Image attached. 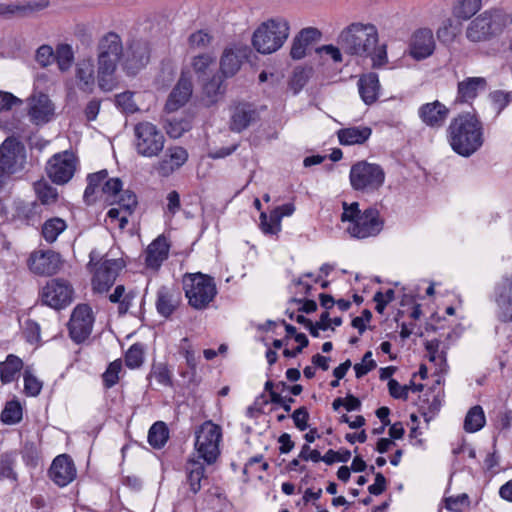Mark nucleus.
<instances>
[{"mask_svg":"<svg viewBox=\"0 0 512 512\" xmlns=\"http://www.w3.org/2000/svg\"><path fill=\"white\" fill-rule=\"evenodd\" d=\"M451 148L463 157H470L483 145L482 123L471 113H462L452 119L448 127Z\"/></svg>","mask_w":512,"mask_h":512,"instance_id":"1","label":"nucleus"},{"mask_svg":"<svg viewBox=\"0 0 512 512\" xmlns=\"http://www.w3.org/2000/svg\"><path fill=\"white\" fill-rule=\"evenodd\" d=\"M98 85L104 91H111L114 87L113 75L117 64L122 63L123 43L120 36L108 32L98 42Z\"/></svg>","mask_w":512,"mask_h":512,"instance_id":"2","label":"nucleus"},{"mask_svg":"<svg viewBox=\"0 0 512 512\" xmlns=\"http://www.w3.org/2000/svg\"><path fill=\"white\" fill-rule=\"evenodd\" d=\"M337 44L348 55L368 57L378 44L377 28L370 23H351L340 32Z\"/></svg>","mask_w":512,"mask_h":512,"instance_id":"3","label":"nucleus"},{"mask_svg":"<svg viewBox=\"0 0 512 512\" xmlns=\"http://www.w3.org/2000/svg\"><path fill=\"white\" fill-rule=\"evenodd\" d=\"M289 23L283 18L269 19L254 31L252 45L261 54L280 49L289 37Z\"/></svg>","mask_w":512,"mask_h":512,"instance_id":"4","label":"nucleus"},{"mask_svg":"<svg viewBox=\"0 0 512 512\" xmlns=\"http://www.w3.org/2000/svg\"><path fill=\"white\" fill-rule=\"evenodd\" d=\"M508 23H512V17L503 10L485 11L470 22L466 37L474 43L488 41L498 35Z\"/></svg>","mask_w":512,"mask_h":512,"instance_id":"5","label":"nucleus"},{"mask_svg":"<svg viewBox=\"0 0 512 512\" xmlns=\"http://www.w3.org/2000/svg\"><path fill=\"white\" fill-rule=\"evenodd\" d=\"M183 288L189 304L198 310L205 309L217 294L214 279L200 272L185 274Z\"/></svg>","mask_w":512,"mask_h":512,"instance_id":"6","label":"nucleus"},{"mask_svg":"<svg viewBox=\"0 0 512 512\" xmlns=\"http://www.w3.org/2000/svg\"><path fill=\"white\" fill-rule=\"evenodd\" d=\"M349 178L354 190L371 193L383 185L385 172L380 165L363 160L352 165Z\"/></svg>","mask_w":512,"mask_h":512,"instance_id":"7","label":"nucleus"},{"mask_svg":"<svg viewBox=\"0 0 512 512\" xmlns=\"http://www.w3.org/2000/svg\"><path fill=\"white\" fill-rule=\"evenodd\" d=\"M134 135L136 151L144 157L158 156L164 148L165 136L153 123H137Z\"/></svg>","mask_w":512,"mask_h":512,"instance_id":"8","label":"nucleus"},{"mask_svg":"<svg viewBox=\"0 0 512 512\" xmlns=\"http://www.w3.org/2000/svg\"><path fill=\"white\" fill-rule=\"evenodd\" d=\"M220 427L211 422L204 423L196 433L195 447L199 457L213 464L219 456Z\"/></svg>","mask_w":512,"mask_h":512,"instance_id":"9","label":"nucleus"},{"mask_svg":"<svg viewBox=\"0 0 512 512\" xmlns=\"http://www.w3.org/2000/svg\"><path fill=\"white\" fill-rule=\"evenodd\" d=\"M27 162L24 144L14 136L7 137L0 145V165L10 174L25 168Z\"/></svg>","mask_w":512,"mask_h":512,"instance_id":"10","label":"nucleus"},{"mask_svg":"<svg viewBox=\"0 0 512 512\" xmlns=\"http://www.w3.org/2000/svg\"><path fill=\"white\" fill-rule=\"evenodd\" d=\"M150 60V49L147 42L132 39L123 47L121 66L127 75H136Z\"/></svg>","mask_w":512,"mask_h":512,"instance_id":"11","label":"nucleus"},{"mask_svg":"<svg viewBox=\"0 0 512 512\" xmlns=\"http://www.w3.org/2000/svg\"><path fill=\"white\" fill-rule=\"evenodd\" d=\"M76 159L72 152L64 151L53 155L47 162L46 172L55 184H65L74 175Z\"/></svg>","mask_w":512,"mask_h":512,"instance_id":"12","label":"nucleus"},{"mask_svg":"<svg viewBox=\"0 0 512 512\" xmlns=\"http://www.w3.org/2000/svg\"><path fill=\"white\" fill-rule=\"evenodd\" d=\"M383 228V221L380 219L379 211L376 208L369 207L365 209L355 222L349 224L347 231L352 237L359 239L376 236Z\"/></svg>","mask_w":512,"mask_h":512,"instance_id":"13","label":"nucleus"},{"mask_svg":"<svg viewBox=\"0 0 512 512\" xmlns=\"http://www.w3.org/2000/svg\"><path fill=\"white\" fill-rule=\"evenodd\" d=\"M93 322V313L88 305L80 304L76 306L68 323L72 340L76 343L84 342L91 334Z\"/></svg>","mask_w":512,"mask_h":512,"instance_id":"14","label":"nucleus"},{"mask_svg":"<svg viewBox=\"0 0 512 512\" xmlns=\"http://www.w3.org/2000/svg\"><path fill=\"white\" fill-rule=\"evenodd\" d=\"M124 265L125 264L122 259H106L97 268H95L92 279L94 292H107L115 283V280Z\"/></svg>","mask_w":512,"mask_h":512,"instance_id":"15","label":"nucleus"},{"mask_svg":"<svg viewBox=\"0 0 512 512\" xmlns=\"http://www.w3.org/2000/svg\"><path fill=\"white\" fill-rule=\"evenodd\" d=\"M72 287L63 279H52L43 288V302L60 309L72 301Z\"/></svg>","mask_w":512,"mask_h":512,"instance_id":"16","label":"nucleus"},{"mask_svg":"<svg viewBox=\"0 0 512 512\" xmlns=\"http://www.w3.org/2000/svg\"><path fill=\"white\" fill-rule=\"evenodd\" d=\"M30 270L38 275L50 276L60 268V255L54 251H38L31 254L29 260Z\"/></svg>","mask_w":512,"mask_h":512,"instance_id":"17","label":"nucleus"},{"mask_svg":"<svg viewBox=\"0 0 512 512\" xmlns=\"http://www.w3.org/2000/svg\"><path fill=\"white\" fill-rule=\"evenodd\" d=\"M48 474L56 485L64 487L75 479L76 468L67 454H61L53 460Z\"/></svg>","mask_w":512,"mask_h":512,"instance_id":"18","label":"nucleus"},{"mask_svg":"<svg viewBox=\"0 0 512 512\" xmlns=\"http://www.w3.org/2000/svg\"><path fill=\"white\" fill-rule=\"evenodd\" d=\"M193 85L190 78L181 75L175 87L172 89L165 104L167 112H174L184 106L190 99Z\"/></svg>","mask_w":512,"mask_h":512,"instance_id":"19","label":"nucleus"},{"mask_svg":"<svg viewBox=\"0 0 512 512\" xmlns=\"http://www.w3.org/2000/svg\"><path fill=\"white\" fill-rule=\"evenodd\" d=\"M410 48L411 55L417 60L430 56L435 49L432 30L428 28L417 30L412 37Z\"/></svg>","mask_w":512,"mask_h":512,"instance_id":"20","label":"nucleus"},{"mask_svg":"<svg viewBox=\"0 0 512 512\" xmlns=\"http://www.w3.org/2000/svg\"><path fill=\"white\" fill-rule=\"evenodd\" d=\"M321 32L314 27L303 28L293 39L290 56L294 60L302 59L306 54V48L321 38Z\"/></svg>","mask_w":512,"mask_h":512,"instance_id":"21","label":"nucleus"},{"mask_svg":"<svg viewBox=\"0 0 512 512\" xmlns=\"http://www.w3.org/2000/svg\"><path fill=\"white\" fill-rule=\"evenodd\" d=\"M188 159L187 151L179 146L168 148L164 157L158 163L157 170L162 176L170 175L180 168Z\"/></svg>","mask_w":512,"mask_h":512,"instance_id":"22","label":"nucleus"},{"mask_svg":"<svg viewBox=\"0 0 512 512\" xmlns=\"http://www.w3.org/2000/svg\"><path fill=\"white\" fill-rule=\"evenodd\" d=\"M449 109L439 101L427 103L419 109L422 121L430 127H440L445 122Z\"/></svg>","mask_w":512,"mask_h":512,"instance_id":"23","label":"nucleus"},{"mask_svg":"<svg viewBox=\"0 0 512 512\" xmlns=\"http://www.w3.org/2000/svg\"><path fill=\"white\" fill-rule=\"evenodd\" d=\"M487 88V80L484 77H468L457 85V101L469 102L478 96L480 91Z\"/></svg>","mask_w":512,"mask_h":512,"instance_id":"24","label":"nucleus"},{"mask_svg":"<svg viewBox=\"0 0 512 512\" xmlns=\"http://www.w3.org/2000/svg\"><path fill=\"white\" fill-rule=\"evenodd\" d=\"M295 210V207L291 203L284 204L277 207L270 213V221H268L265 213H261V228L264 233L274 234L280 229V221L283 216H290Z\"/></svg>","mask_w":512,"mask_h":512,"instance_id":"25","label":"nucleus"},{"mask_svg":"<svg viewBox=\"0 0 512 512\" xmlns=\"http://www.w3.org/2000/svg\"><path fill=\"white\" fill-rule=\"evenodd\" d=\"M258 118L256 110L252 109L247 104H240L236 106L230 123V129L234 132H241L249 127Z\"/></svg>","mask_w":512,"mask_h":512,"instance_id":"26","label":"nucleus"},{"mask_svg":"<svg viewBox=\"0 0 512 512\" xmlns=\"http://www.w3.org/2000/svg\"><path fill=\"white\" fill-rule=\"evenodd\" d=\"M226 86L224 85V77L220 74H215L207 82L203 84V101L206 106H211L217 103L224 97Z\"/></svg>","mask_w":512,"mask_h":512,"instance_id":"27","label":"nucleus"},{"mask_svg":"<svg viewBox=\"0 0 512 512\" xmlns=\"http://www.w3.org/2000/svg\"><path fill=\"white\" fill-rule=\"evenodd\" d=\"M52 112V104L46 94L40 93L39 95H34L30 98L29 115L34 121L46 122Z\"/></svg>","mask_w":512,"mask_h":512,"instance_id":"28","label":"nucleus"},{"mask_svg":"<svg viewBox=\"0 0 512 512\" xmlns=\"http://www.w3.org/2000/svg\"><path fill=\"white\" fill-rule=\"evenodd\" d=\"M359 93L362 100L367 104H373L378 97L379 79L375 73H369L360 77L358 81Z\"/></svg>","mask_w":512,"mask_h":512,"instance_id":"29","label":"nucleus"},{"mask_svg":"<svg viewBox=\"0 0 512 512\" xmlns=\"http://www.w3.org/2000/svg\"><path fill=\"white\" fill-rule=\"evenodd\" d=\"M169 246L165 238L158 237L146 250L145 262L147 267L158 268L168 256Z\"/></svg>","mask_w":512,"mask_h":512,"instance_id":"30","label":"nucleus"},{"mask_svg":"<svg viewBox=\"0 0 512 512\" xmlns=\"http://www.w3.org/2000/svg\"><path fill=\"white\" fill-rule=\"evenodd\" d=\"M371 133V128L364 126L343 128L337 132V135L341 145H355L365 143Z\"/></svg>","mask_w":512,"mask_h":512,"instance_id":"31","label":"nucleus"},{"mask_svg":"<svg viewBox=\"0 0 512 512\" xmlns=\"http://www.w3.org/2000/svg\"><path fill=\"white\" fill-rule=\"evenodd\" d=\"M48 1H29L23 5L0 4V15L19 13L22 16H29L34 12L41 11L48 7Z\"/></svg>","mask_w":512,"mask_h":512,"instance_id":"32","label":"nucleus"},{"mask_svg":"<svg viewBox=\"0 0 512 512\" xmlns=\"http://www.w3.org/2000/svg\"><path fill=\"white\" fill-rule=\"evenodd\" d=\"M76 78L83 91H91L95 83L94 64L92 60H82L77 64Z\"/></svg>","mask_w":512,"mask_h":512,"instance_id":"33","label":"nucleus"},{"mask_svg":"<svg viewBox=\"0 0 512 512\" xmlns=\"http://www.w3.org/2000/svg\"><path fill=\"white\" fill-rule=\"evenodd\" d=\"M176 306L177 302L172 291L162 286L157 292L156 308L158 313L167 318L173 313Z\"/></svg>","mask_w":512,"mask_h":512,"instance_id":"34","label":"nucleus"},{"mask_svg":"<svg viewBox=\"0 0 512 512\" xmlns=\"http://www.w3.org/2000/svg\"><path fill=\"white\" fill-rule=\"evenodd\" d=\"M23 366L22 360L15 356L9 355L6 361L0 363V378L2 383H10L15 379V376L19 374Z\"/></svg>","mask_w":512,"mask_h":512,"instance_id":"35","label":"nucleus"},{"mask_svg":"<svg viewBox=\"0 0 512 512\" xmlns=\"http://www.w3.org/2000/svg\"><path fill=\"white\" fill-rule=\"evenodd\" d=\"M512 288V275L506 278ZM496 304L500 309L499 320L507 323L512 322V298L507 295L506 288L502 287L496 296Z\"/></svg>","mask_w":512,"mask_h":512,"instance_id":"36","label":"nucleus"},{"mask_svg":"<svg viewBox=\"0 0 512 512\" xmlns=\"http://www.w3.org/2000/svg\"><path fill=\"white\" fill-rule=\"evenodd\" d=\"M282 323H283V325L285 327V331L287 333L285 340H288L290 336H294L295 341L299 343V345L296 348H294L293 350H290V349L283 350V355L285 357L294 358L298 354H300L304 348H306L309 345V340L304 333H297V330L293 325L288 324L285 321H283Z\"/></svg>","mask_w":512,"mask_h":512,"instance_id":"37","label":"nucleus"},{"mask_svg":"<svg viewBox=\"0 0 512 512\" xmlns=\"http://www.w3.org/2000/svg\"><path fill=\"white\" fill-rule=\"evenodd\" d=\"M241 67V60L233 50H225L220 60V71L224 78L234 76Z\"/></svg>","mask_w":512,"mask_h":512,"instance_id":"38","label":"nucleus"},{"mask_svg":"<svg viewBox=\"0 0 512 512\" xmlns=\"http://www.w3.org/2000/svg\"><path fill=\"white\" fill-rule=\"evenodd\" d=\"M66 227V222L62 218L53 217L43 223L41 233L48 243H53Z\"/></svg>","mask_w":512,"mask_h":512,"instance_id":"39","label":"nucleus"},{"mask_svg":"<svg viewBox=\"0 0 512 512\" xmlns=\"http://www.w3.org/2000/svg\"><path fill=\"white\" fill-rule=\"evenodd\" d=\"M187 471V481L189 483L190 490L193 493H197L201 489V480L204 478L205 468L199 461L190 460L188 462Z\"/></svg>","mask_w":512,"mask_h":512,"instance_id":"40","label":"nucleus"},{"mask_svg":"<svg viewBox=\"0 0 512 512\" xmlns=\"http://www.w3.org/2000/svg\"><path fill=\"white\" fill-rule=\"evenodd\" d=\"M168 437V428L164 422H156L149 429L148 442L155 449L163 447L167 442Z\"/></svg>","mask_w":512,"mask_h":512,"instance_id":"41","label":"nucleus"},{"mask_svg":"<svg viewBox=\"0 0 512 512\" xmlns=\"http://www.w3.org/2000/svg\"><path fill=\"white\" fill-rule=\"evenodd\" d=\"M482 0H461L453 8V15L462 20H468L481 8Z\"/></svg>","mask_w":512,"mask_h":512,"instance_id":"42","label":"nucleus"},{"mask_svg":"<svg viewBox=\"0 0 512 512\" xmlns=\"http://www.w3.org/2000/svg\"><path fill=\"white\" fill-rule=\"evenodd\" d=\"M485 424V416L481 406L476 405L472 407L464 420V429L467 432L473 433L480 430Z\"/></svg>","mask_w":512,"mask_h":512,"instance_id":"43","label":"nucleus"},{"mask_svg":"<svg viewBox=\"0 0 512 512\" xmlns=\"http://www.w3.org/2000/svg\"><path fill=\"white\" fill-rule=\"evenodd\" d=\"M424 389L423 384H415L413 381H410L409 385L401 386L395 379H390L388 381V390L390 395L395 399H408V392L412 390L413 392H421Z\"/></svg>","mask_w":512,"mask_h":512,"instance_id":"44","label":"nucleus"},{"mask_svg":"<svg viewBox=\"0 0 512 512\" xmlns=\"http://www.w3.org/2000/svg\"><path fill=\"white\" fill-rule=\"evenodd\" d=\"M22 406L18 400L8 401L2 410L1 421L7 425L19 423L22 420Z\"/></svg>","mask_w":512,"mask_h":512,"instance_id":"45","label":"nucleus"},{"mask_svg":"<svg viewBox=\"0 0 512 512\" xmlns=\"http://www.w3.org/2000/svg\"><path fill=\"white\" fill-rule=\"evenodd\" d=\"M54 61L57 62L58 68L62 72L68 71L74 61V53L72 47L65 43L59 44L56 47Z\"/></svg>","mask_w":512,"mask_h":512,"instance_id":"46","label":"nucleus"},{"mask_svg":"<svg viewBox=\"0 0 512 512\" xmlns=\"http://www.w3.org/2000/svg\"><path fill=\"white\" fill-rule=\"evenodd\" d=\"M125 287L123 285H118L114 289V292L109 296V300L112 303H118V312L123 315L127 313L129 307L131 305V300L133 299V295L131 293L125 294Z\"/></svg>","mask_w":512,"mask_h":512,"instance_id":"47","label":"nucleus"},{"mask_svg":"<svg viewBox=\"0 0 512 512\" xmlns=\"http://www.w3.org/2000/svg\"><path fill=\"white\" fill-rule=\"evenodd\" d=\"M460 32L458 23H455L451 18L446 19L443 25L437 30V37L443 43L452 42L457 34Z\"/></svg>","mask_w":512,"mask_h":512,"instance_id":"48","label":"nucleus"},{"mask_svg":"<svg viewBox=\"0 0 512 512\" xmlns=\"http://www.w3.org/2000/svg\"><path fill=\"white\" fill-rule=\"evenodd\" d=\"M313 73L312 67H298L294 70L290 87L297 94L308 82Z\"/></svg>","mask_w":512,"mask_h":512,"instance_id":"49","label":"nucleus"},{"mask_svg":"<svg viewBox=\"0 0 512 512\" xmlns=\"http://www.w3.org/2000/svg\"><path fill=\"white\" fill-rule=\"evenodd\" d=\"M16 460V452H6L0 457V476L9 478L14 481L17 480V474L13 467Z\"/></svg>","mask_w":512,"mask_h":512,"instance_id":"50","label":"nucleus"},{"mask_svg":"<svg viewBox=\"0 0 512 512\" xmlns=\"http://www.w3.org/2000/svg\"><path fill=\"white\" fill-rule=\"evenodd\" d=\"M34 190L42 204H51L57 200L58 194L56 189L47 182H36L34 184Z\"/></svg>","mask_w":512,"mask_h":512,"instance_id":"51","label":"nucleus"},{"mask_svg":"<svg viewBox=\"0 0 512 512\" xmlns=\"http://www.w3.org/2000/svg\"><path fill=\"white\" fill-rule=\"evenodd\" d=\"M144 350L139 343L132 345L125 355V363L130 368H137L143 363Z\"/></svg>","mask_w":512,"mask_h":512,"instance_id":"52","label":"nucleus"},{"mask_svg":"<svg viewBox=\"0 0 512 512\" xmlns=\"http://www.w3.org/2000/svg\"><path fill=\"white\" fill-rule=\"evenodd\" d=\"M489 98L495 107L497 114H500L506 106L512 101V92L495 90L489 94Z\"/></svg>","mask_w":512,"mask_h":512,"instance_id":"53","label":"nucleus"},{"mask_svg":"<svg viewBox=\"0 0 512 512\" xmlns=\"http://www.w3.org/2000/svg\"><path fill=\"white\" fill-rule=\"evenodd\" d=\"M121 369L122 363L120 360H115L109 364L106 371L102 375L103 382L106 388H111L118 382V375Z\"/></svg>","mask_w":512,"mask_h":512,"instance_id":"54","label":"nucleus"},{"mask_svg":"<svg viewBox=\"0 0 512 512\" xmlns=\"http://www.w3.org/2000/svg\"><path fill=\"white\" fill-rule=\"evenodd\" d=\"M137 204V196L133 191L130 190L123 191L118 200L120 209L127 215H131L134 212Z\"/></svg>","mask_w":512,"mask_h":512,"instance_id":"55","label":"nucleus"},{"mask_svg":"<svg viewBox=\"0 0 512 512\" xmlns=\"http://www.w3.org/2000/svg\"><path fill=\"white\" fill-rule=\"evenodd\" d=\"M116 104L124 113L133 114L138 111V107L133 100L132 92H124L116 96Z\"/></svg>","mask_w":512,"mask_h":512,"instance_id":"56","label":"nucleus"},{"mask_svg":"<svg viewBox=\"0 0 512 512\" xmlns=\"http://www.w3.org/2000/svg\"><path fill=\"white\" fill-rule=\"evenodd\" d=\"M212 40V37L203 30L196 31L192 33L188 38V43L191 48H205L207 47Z\"/></svg>","mask_w":512,"mask_h":512,"instance_id":"57","label":"nucleus"},{"mask_svg":"<svg viewBox=\"0 0 512 512\" xmlns=\"http://www.w3.org/2000/svg\"><path fill=\"white\" fill-rule=\"evenodd\" d=\"M36 61L41 67H47L54 62L55 52L49 45H42L36 51Z\"/></svg>","mask_w":512,"mask_h":512,"instance_id":"58","label":"nucleus"},{"mask_svg":"<svg viewBox=\"0 0 512 512\" xmlns=\"http://www.w3.org/2000/svg\"><path fill=\"white\" fill-rule=\"evenodd\" d=\"M151 377H154L160 384L165 386H171V376L166 365L158 364L154 365L150 373Z\"/></svg>","mask_w":512,"mask_h":512,"instance_id":"59","label":"nucleus"},{"mask_svg":"<svg viewBox=\"0 0 512 512\" xmlns=\"http://www.w3.org/2000/svg\"><path fill=\"white\" fill-rule=\"evenodd\" d=\"M42 388V383L28 371L24 375L25 392L31 396H37Z\"/></svg>","mask_w":512,"mask_h":512,"instance_id":"60","label":"nucleus"},{"mask_svg":"<svg viewBox=\"0 0 512 512\" xmlns=\"http://www.w3.org/2000/svg\"><path fill=\"white\" fill-rule=\"evenodd\" d=\"M446 508L454 512H462L463 507L469 504L467 494H461L456 497H448L445 499Z\"/></svg>","mask_w":512,"mask_h":512,"instance_id":"61","label":"nucleus"},{"mask_svg":"<svg viewBox=\"0 0 512 512\" xmlns=\"http://www.w3.org/2000/svg\"><path fill=\"white\" fill-rule=\"evenodd\" d=\"M292 419L294 421L295 426L300 431H305L308 428V420H309V413L306 407L302 406L298 409H296L292 413Z\"/></svg>","mask_w":512,"mask_h":512,"instance_id":"62","label":"nucleus"},{"mask_svg":"<svg viewBox=\"0 0 512 512\" xmlns=\"http://www.w3.org/2000/svg\"><path fill=\"white\" fill-rule=\"evenodd\" d=\"M343 213L341 215V220L343 222H350V224L355 222V219L358 218L362 212L359 210V203L353 202L348 205L346 202L343 203Z\"/></svg>","mask_w":512,"mask_h":512,"instance_id":"63","label":"nucleus"},{"mask_svg":"<svg viewBox=\"0 0 512 512\" xmlns=\"http://www.w3.org/2000/svg\"><path fill=\"white\" fill-rule=\"evenodd\" d=\"M372 60L373 67H381L387 62L386 45L375 46L373 52L368 55Z\"/></svg>","mask_w":512,"mask_h":512,"instance_id":"64","label":"nucleus"}]
</instances>
